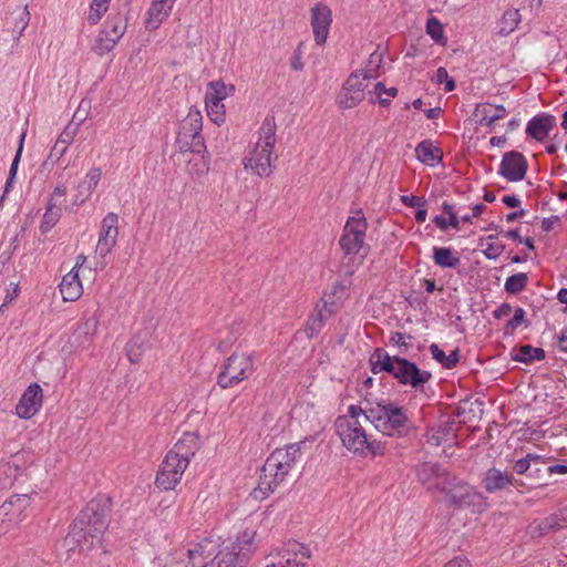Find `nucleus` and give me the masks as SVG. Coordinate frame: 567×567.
I'll use <instances>...</instances> for the list:
<instances>
[{
  "label": "nucleus",
  "mask_w": 567,
  "mask_h": 567,
  "mask_svg": "<svg viewBox=\"0 0 567 567\" xmlns=\"http://www.w3.org/2000/svg\"><path fill=\"white\" fill-rule=\"evenodd\" d=\"M111 506V498L106 496L94 498L86 504L64 539V546L69 551L75 550V548L83 551L92 548L95 542H101V537L109 526Z\"/></svg>",
  "instance_id": "nucleus-1"
},
{
  "label": "nucleus",
  "mask_w": 567,
  "mask_h": 567,
  "mask_svg": "<svg viewBox=\"0 0 567 567\" xmlns=\"http://www.w3.org/2000/svg\"><path fill=\"white\" fill-rule=\"evenodd\" d=\"M371 371L374 374L386 372L400 384L408 385L414 390L423 389L432 373L421 370L414 362L400 355H390L382 348H377L370 358Z\"/></svg>",
  "instance_id": "nucleus-2"
},
{
  "label": "nucleus",
  "mask_w": 567,
  "mask_h": 567,
  "mask_svg": "<svg viewBox=\"0 0 567 567\" xmlns=\"http://www.w3.org/2000/svg\"><path fill=\"white\" fill-rule=\"evenodd\" d=\"M303 444L305 441H300L287 445L286 449H277L267 457L261 468L259 485L251 493L254 498H262L268 492L275 491L300 458Z\"/></svg>",
  "instance_id": "nucleus-3"
},
{
  "label": "nucleus",
  "mask_w": 567,
  "mask_h": 567,
  "mask_svg": "<svg viewBox=\"0 0 567 567\" xmlns=\"http://www.w3.org/2000/svg\"><path fill=\"white\" fill-rule=\"evenodd\" d=\"M367 421L384 435L404 436L411 429V421L403 406L390 400H368Z\"/></svg>",
  "instance_id": "nucleus-4"
},
{
  "label": "nucleus",
  "mask_w": 567,
  "mask_h": 567,
  "mask_svg": "<svg viewBox=\"0 0 567 567\" xmlns=\"http://www.w3.org/2000/svg\"><path fill=\"white\" fill-rule=\"evenodd\" d=\"M336 431L347 450L353 453H363L367 449L372 454L381 453L380 446L374 441H370L365 430L353 417L339 416L336 420Z\"/></svg>",
  "instance_id": "nucleus-5"
},
{
  "label": "nucleus",
  "mask_w": 567,
  "mask_h": 567,
  "mask_svg": "<svg viewBox=\"0 0 567 567\" xmlns=\"http://www.w3.org/2000/svg\"><path fill=\"white\" fill-rule=\"evenodd\" d=\"M256 532L245 529L235 543L216 556L212 567H246L254 553Z\"/></svg>",
  "instance_id": "nucleus-6"
},
{
  "label": "nucleus",
  "mask_w": 567,
  "mask_h": 567,
  "mask_svg": "<svg viewBox=\"0 0 567 567\" xmlns=\"http://www.w3.org/2000/svg\"><path fill=\"white\" fill-rule=\"evenodd\" d=\"M252 372V355L235 352L223 364L217 377V384L221 389L233 388L246 380Z\"/></svg>",
  "instance_id": "nucleus-7"
},
{
  "label": "nucleus",
  "mask_w": 567,
  "mask_h": 567,
  "mask_svg": "<svg viewBox=\"0 0 567 567\" xmlns=\"http://www.w3.org/2000/svg\"><path fill=\"white\" fill-rule=\"evenodd\" d=\"M436 489L445 494L446 501L458 507H471L481 504L483 496L470 485L451 477L449 474L443 482H437Z\"/></svg>",
  "instance_id": "nucleus-8"
},
{
  "label": "nucleus",
  "mask_w": 567,
  "mask_h": 567,
  "mask_svg": "<svg viewBox=\"0 0 567 567\" xmlns=\"http://www.w3.org/2000/svg\"><path fill=\"white\" fill-rule=\"evenodd\" d=\"M373 73L369 71H355L351 73L344 82L339 95V105L343 109H352L364 100L368 94L369 81L373 79Z\"/></svg>",
  "instance_id": "nucleus-9"
},
{
  "label": "nucleus",
  "mask_w": 567,
  "mask_h": 567,
  "mask_svg": "<svg viewBox=\"0 0 567 567\" xmlns=\"http://www.w3.org/2000/svg\"><path fill=\"white\" fill-rule=\"evenodd\" d=\"M187 466L188 463L185 462V460H182L172 452H168L156 475V486L165 491L174 489L181 482Z\"/></svg>",
  "instance_id": "nucleus-10"
},
{
  "label": "nucleus",
  "mask_w": 567,
  "mask_h": 567,
  "mask_svg": "<svg viewBox=\"0 0 567 567\" xmlns=\"http://www.w3.org/2000/svg\"><path fill=\"white\" fill-rule=\"evenodd\" d=\"M367 227L368 224L363 216L348 219L339 240L346 255H355L363 248Z\"/></svg>",
  "instance_id": "nucleus-11"
},
{
  "label": "nucleus",
  "mask_w": 567,
  "mask_h": 567,
  "mask_svg": "<svg viewBox=\"0 0 567 567\" xmlns=\"http://www.w3.org/2000/svg\"><path fill=\"white\" fill-rule=\"evenodd\" d=\"M220 546L221 539L219 536L215 535L205 537L194 544L187 549L190 567H206L208 560L213 558L215 560L216 556L223 551L220 550Z\"/></svg>",
  "instance_id": "nucleus-12"
},
{
  "label": "nucleus",
  "mask_w": 567,
  "mask_h": 567,
  "mask_svg": "<svg viewBox=\"0 0 567 567\" xmlns=\"http://www.w3.org/2000/svg\"><path fill=\"white\" fill-rule=\"evenodd\" d=\"M310 558V550L298 542H289L278 553L277 559L266 567H305Z\"/></svg>",
  "instance_id": "nucleus-13"
},
{
  "label": "nucleus",
  "mask_w": 567,
  "mask_h": 567,
  "mask_svg": "<svg viewBox=\"0 0 567 567\" xmlns=\"http://www.w3.org/2000/svg\"><path fill=\"white\" fill-rule=\"evenodd\" d=\"M118 216L115 213H109L102 220L101 231L95 252L105 258L115 246L118 236Z\"/></svg>",
  "instance_id": "nucleus-14"
},
{
  "label": "nucleus",
  "mask_w": 567,
  "mask_h": 567,
  "mask_svg": "<svg viewBox=\"0 0 567 567\" xmlns=\"http://www.w3.org/2000/svg\"><path fill=\"white\" fill-rule=\"evenodd\" d=\"M527 168L525 156L517 151H511L504 154L498 174L508 182H519L525 178Z\"/></svg>",
  "instance_id": "nucleus-15"
},
{
  "label": "nucleus",
  "mask_w": 567,
  "mask_h": 567,
  "mask_svg": "<svg viewBox=\"0 0 567 567\" xmlns=\"http://www.w3.org/2000/svg\"><path fill=\"white\" fill-rule=\"evenodd\" d=\"M30 504L31 495H13L0 506V518L19 524L29 516Z\"/></svg>",
  "instance_id": "nucleus-16"
},
{
  "label": "nucleus",
  "mask_w": 567,
  "mask_h": 567,
  "mask_svg": "<svg viewBox=\"0 0 567 567\" xmlns=\"http://www.w3.org/2000/svg\"><path fill=\"white\" fill-rule=\"evenodd\" d=\"M331 22L332 14L328 6L317 3L311 8V27L318 45L326 43Z\"/></svg>",
  "instance_id": "nucleus-17"
},
{
  "label": "nucleus",
  "mask_w": 567,
  "mask_h": 567,
  "mask_svg": "<svg viewBox=\"0 0 567 567\" xmlns=\"http://www.w3.org/2000/svg\"><path fill=\"white\" fill-rule=\"evenodd\" d=\"M42 388L38 383H31L16 406L18 416L23 419L32 417L42 404Z\"/></svg>",
  "instance_id": "nucleus-18"
},
{
  "label": "nucleus",
  "mask_w": 567,
  "mask_h": 567,
  "mask_svg": "<svg viewBox=\"0 0 567 567\" xmlns=\"http://www.w3.org/2000/svg\"><path fill=\"white\" fill-rule=\"evenodd\" d=\"M274 147L258 144L251 156L245 158V168H250L258 176H268L271 173V153Z\"/></svg>",
  "instance_id": "nucleus-19"
},
{
  "label": "nucleus",
  "mask_w": 567,
  "mask_h": 567,
  "mask_svg": "<svg viewBox=\"0 0 567 567\" xmlns=\"http://www.w3.org/2000/svg\"><path fill=\"white\" fill-rule=\"evenodd\" d=\"M483 485L488 493H495L503 491L508 486L518 485V480H516L512 474L507 472L492 467L485 472Z\"/></svg>",
  "instance_id": "nucleus-20"
},
{
  "label": "nucleus",
  "mask_w": 567,
  "mask_h": 567,
  "mask_svg": "<svg viewBox=\"0 0 567 567\" xmlns=\"http://www.w3.org/2000/svg\"><path fill=\"white\" fill-rule=\"evenodd\" d=\"M529 468L526 478L518 481L519 486L534 488L548 485L547 462L543 456L535 454Z\"/></svg>",
  "instance_id": "nucleus-21"
},
{
  "label": "nucleus",
  "mask_w": 567,
  "mask_h": 567,
  "mask_svg": "<svg viewBox=\"0 0 567 567\" xmlns=\"http://www.w3.org/2000/svg\"><path fill=\"white\" fill-rule=\"evenodd\" d=\"M30 22V13L28 7H17L9 12L4 20V28L8 32L12 33L14 40H19L23 31Z\"/></svg>",
  "instance_id": "nucleus-22"
},
{
  "label": "nucleus",
  "mask_w": 567,
  "mask_h": 567,
  "mask_svg": "<svg viewBox=\"0 0 567 567\" xmlns=\"http://www.w3.org/2000/svg\"><path fill=\"white\" fill-rule=\"evenodd\" d=\"M556 125L555 116L550 114H542L534 116L527 124L526 134L538 142H543L553 127Z\"/></svg>",
  "instance_id": "nucleus-23"
},
{
  "label": "nucleus",
  "mask_w": 567,
  "mask_h": 567,
  "mask_svg": "<svg viewBox=\"0 0 567 567\" xmlns=\"http://www.w3.org/2000/svg\"><path fill=\"white\" fill-rule=\"evenodd\" d=\"M416 476L423 485L429 484V489L436 488L437 482H443L447 473L437 463L424 462L416 466Z\"/></svg>",
  "instance_id": "nucleus-24"
},
{
  "label": "nucleus",
  "mask_w": 567,
  "mask_h": 567,
  "mask_svg": "<svg viewBox=\"0 0 567 567\" xmlns=\"http://www.w3.org/2000/svg\"><path fill=\"white\" fill-rule=\"evenodd\" d=\"M60 292L64 301H75L82 296L83 288L75 267L63 276Z\"/></svg>",
  "instance_id": "nucleus-25"
},
{
  "label": "nucleus",
  "mask_w": 567,
  "mask_h": 567,
  "mask_svg": "<svg viewBox=\"0 0 567 567\" xmlns=\"http://www.w3.org/2000/svg\"><path fill=\"white\" fill-rule=\"evenodd\" d=\"M200 441L195 433H184L182 439L174 445L172 452L174 455L182 460H185L189 464V460L199 450Z\"/></svg>",
  "instance_id": "nucleus-26"
},
{
  "label": "nucleus",
  "mask_w": 567,
  "mask_h": 567,
  "mask_svg": "<svg viewBox=\"0 0 567 567\" xmlns=\"http://www.w3.org/2000/svg\"><path fill=\"white\" fill-rule=\"evenodd\" d=\"M101 176V168L94 167L90 169L85 178L76 187V194L74 195L75 204H83L91 196L93 189L99 184Z\"/></svg>",
  "instance_id": "nucleus-27"
},
{
  "label": "nucleus",
  "mask_w": 567,
  "mask_h": 567,
  "mask_svg": "<svg viewBox=\"0 0 567 567\" xmlns=\"http://www.w3.org/2000/svg\"><path fill=\"white\" fill-rule=\"evenodd\" d=\"M507 111L503 105L478 104L475 109V116H480L481 125L492 126L496 121L503 118Z\"/></svg>",
  "instance_id": "nucleus-28"
},
{
  "label": "nucleus",
  "mask_w": 567,
  "mask_h": 567,
  "mask_svg": "<svg viewBox=\"0 0 567 567\" xmlns=\"http://www.w3.org/2000/svg\"><path fill=\"white\" fill-rule=\"evenodd\" d=\"M176 146L181 154L186 153L203 154L206 152V145L203 136H183V132L177 133Z\"/></svg>",
  "instance_id": "nucleus-29"
},
{
  "label": "nucleus",
  "mask_w": 567,
  "mask_h": 567,
  "mask_svg": "<svg viewBox=\"0 0 567 567\" xmlns=\"http://www.w3.org/2000/svg\"><path fill=\"white\" fill-rule=\"evenodd\" d=\"M203 128V116L202 113L197 109H189L187 116L182 121L179 126V132H183V136H193L202 135Z\"/></svg>",
  "instance_id": "nucleus-30"
},
{
  "label": "nucleus",
  "mask_w": 567,
  "mask_h": 567,
  "mask_svg": "<svg viewBox=\"0 0 567 567\" xmlns=\"http://www.w3.org/2000/svg\"><path fill=\"white\" fill-rule=\"evenodd\" d=\"M416 158L429 165L440 163L442 161V151L435 147L430 140H424L415 147Z\"/></svg>",
  "instance_id": "nucleus-31"
},
{
  "label": "nucleus",
  "mask_w": 567,
  "mask_h": 567,
  "mask_svg": "<svg viewBox=\"0 0 567 567\" xmlns=\"http://www.w3.org/2000/svg\"><path fill=\"white\" fill-rule=\"evenodd\" d=\"M147 332H144V336L142 333H137L127 343V358L132 363L140 361L143 351L147 348Z\"/></svg>",
  "instance_id": "nucleus-32"
},
{
  "label": "nucleus",
  "mask_w": 567,
  "mask_h": 567,
  "mask_svg": "<svg viewBox=\"0 0 567 567\" xmlns=\"http://www.w3.org/2000/svg\"><path fill=\"white\" fill-rule=\"evenodd\" d=\"M545 358V351L542 348H535L530 344L520 346L516 353L512 354V359L522 363L532 361H540Z\"/></svg>",
  "instance_id": "nucleus-33"
},
{
  "label": "nucleus",
  "mask_w": 567,
  "mask_h": 567,
  "mask_svg": "<svg viewBox=\"0 0 567 567\" xmlns=\"http://www.w3.org/2000/svg\"><path fill=\"white\" fill-rule=\"evenodd\" d=\"M433 259L437 266L443 268H456L460 265V258L446 247H434Z\"/></svg>",
  "instance_id": "nucleus-34"
},
{
  "label": "nucleus",
  "mask_w": 567,
  "mask_h": 567,
  "mask_svg": "<svg viewBox=\"0 0 567 567\" xmlns=\"http://www.w3.org/2000/svg\"><path fill=\"white\" fill-rule=\"evenodd\" d=\"M326 311H327V309L324 306L322 309L315 311L309 317L306 328H305V332L308 338H313L315 336H317L320 332V330L322 329V327L327 320V315L324 313ZM328 312L330 315L331 310H328Z\"/></svg>",
  "instance_id": "nucleus-35"
},
{
  "label": "nucleus",
  "mask_w": 567,
  "mask_h": 567,
  "mask_svg": "<svg viewBox=\"0 0 567 567\" xmlns=\"http://www.w3.org/2000/svg\"><path fill=\"white\" fill-rule=\"evenodd\" d=\"M165 3L158 0H154L148 10V18L146 20V27L150 29H156L158 24L168 16V8H165Z\"/></svg>",
  "instance_id": "nucleus-36"
},
{
  "label": "nucleus",
  "mask_w": 567,
  "mask_h": 567,
  "mask_svg": "<svg viewBox=\"0 0 567 567\" xmlns=\"http://www.w3.org/2000/svg\"><path fill=\"white\" fill-rule=\"evenodd\" d=\"M117 42L118 40H115L114 37H112L109 29H103L97 34L92 50L99 55H104L109 53Z\"/></svg>",
  "instance_id": "nucleus-37"
},
{
  "label": "nucleus",
  "mask_w": 567,
  "mask_h": 567,
  "mask_svg": "<svg viewBox=\"0 0 567 567\" xmlns=\"http://www.w3.org/2000/svg\"><path fill=\"white\" fill-rule=\"evenodd\" d=\"M60 217V206L55 202L49 200L40 226L41 231L43 234L48 233L59 221Z\"/></svg>",
  "instance_id": "nucleus-38"
},
{
  "label": "nucleus",
  "mask_w": 567,
  "mask_h": 567,
  "mask_svg": "<svg viewBox=\"0 0 567 567\" xmlns=\"http://www.w3.org/2000/svg\"><path fill=\"white\" fill-rule=\"evenodd\" d=\"M205 103H206L207 114L210 117V120L217 125H220L221 123H224L225 122V110H224V104L221 103V101H215L214 99H210V95L206 94Z\"/></svg>",
  "instance_id": "nucleus-39"
},
{
  "label": "nucleus",
  "mask_w": 567,
  "mask_h": 567,
  "mask_svg": "<svg viewBox=\"0 0 567 567\" xmlns=\"http://www.w3.org/2000/svg\"><path fill=\"white\" fill-rule=\"evenodd\" d=\"M520 21V14L517 9L506 10L503 14L499 28V34L508 35L512 33Z\"/></svg>",
  "instance_id": "nucleus-40"
},
{
  "label": "nucleus",
  "mask_w": 567,
  "mask_h": 567,
  "mask_svg": "<svg viewBox=\"0 0 567 567\" xmlns=\"http://www.w3.org/2000/svg\"><path fill=\"white\" fill-rule=\"evenodd\" d=\"M276 122L274 116H267L260 126V138L265 146L274 147L276 143Z\"/></svg>",
  "instance_id": "nucleus-41"
},
{
  "label": "nucleus",
  "mask_w": 567,
  "mask_h": 567,
  "mask_svg": "<svg viewBox=\"0 0 567 567\" xmlns=\"http://www.w3.org/2000/svg\"><path fill=\"white\" fill-rule=\"evenodd\" d=\"M528 282V276L525 272H518L509 276L505 281V290L508 293L517 295L523 291Z\"/></svg>",
  "instance_id": "nucleus-42"
},
{
  "label": "nucleus",
  "mask_w": 567,
  "mask_h": 567,
  "mask_svg": "<svg viewBox=\"0 0 567 567\" xmlns=\"http://www.w3.org/2000/svg\"><path fill=\"white\" fill-rule=\"evenodd\" d=\"M455 437L454 421L441 423L431 436V441L435 445H440L443 441Z\"/></svg>",
  "instance_id": "nucleus-43"
},
{
  "label": "nucleus",
  "mask_w": 567,
  "mask_h": 567,
  "mask_svg": "<svg viewBox=\"0 0 567 567\" xmlns=\"http://www.w3.org/2000/svg\"><path fill=\"white\" fill-rule=\"evenodd\" d=\"M104 29H109L112 37L120 40L125 32L126 23L121 14H116L106 21Z\"/></svg>",
  "instance_id": "nucleus-44"
},
{
  "label": "nucleus",
  "mask_w": 567,
  "mask_h": 567,
  "mask_svg": "<svg viewBox=\"0 0 567 567\" xmlns=\"http://www.w3.org/2000/svg\"><path fill=\"white\" fill-rule=\"evenodd\" d=\"M24 137H25V133H22L21 136H20L19 146H18V150H17L16 156H14L13 162H12L11 167H10V172H9V176H8V179H7V183H6L3 195H6L9 192V188L11 187V184H12V182L14 179L16 174H17L18 165H19V162H20V158H21V154H22V150H23ZM2 197H4V196H2ZM3 198H1V200Z\"/></svg>",
  "instance_id": "nucleus-45"
},
{
  "label": "nucleus",
  "mask_w": 567,
  "mask_h": 567,
  "mask_svg": "<svg viewBox=\"0 0 567 567\" xmlns=\"http://www.w3.org/2000/svg\"><path fill=\"white\" fill-rule=\"evenodd\" d=\"M109 1L110 0H93L92 1L90 13L87 17L89 21L92 24H96L101 20L102 16L106 12Z\"/></svg>",
  "instance_id": "nucleus-46"
},
{
  "label": "nucleus",
  "mask_w": 567,
  "mask_h": 567,
  "mask_svg": "<svg viewBox=\"0 0 567 567\" xmlns=\"http://www.w3.org/2000/svg\"><path fill=\"white\" fill-rule=\"evenodd\" d=\"M426 33L437 43L444 39L443 24L439 21V19L435 17L427 19Z\"/></svg>",
  "instance_id": "nucleus-47"
},
{
  "label": "nucleus",
  "mask_w": 567,
  "mask_h": 567,
  "mask_svg": "<svg viewBox=\"0 0 567 567\" xmlns=\"http://www.w3.org/2000/svg\"><path fill=\"white\" fill-rule=\"evenodd\" d=\"M206 94L210 95V99H214L215 101H223L228 95L227 86L223 81L209 82Z\"/></svg>",
  "instance_id": "nucleus-48"
},
{
  "label": "nucleus",
  "mask_w": 567,
  "mask_h": 567,
  "mask_svg": "<svg viewBox=\"0 0 567 567\" xmlns=\"http://www.w3.org/2000/svg\"><path fill=\"white\" fill-rule=\"evenodd\" d=\"M534 456H535V454L528 453L525 457L515 461L513 464V471L516 474L523 475L526 478L527 474L530 471L529 467L532 466Z\"/></svg>",
  "instance_id": "nucleus-49"
},
{
  "label": "nucleus",
  "mask_w": 567,
  "mask_h": 567,
  "mask_svg": "<svg viewBox=\"0 0 567 567\" xmlns=\"http://www.w3.org/2000/svg\"><path fill=\"white\" fill-rule=\"evenodd\" d=\"M76 132V126H73L72 124L66 125L56 140L59 146H63L64 150H68V146L73 142Z\"/></svg>",
  "instance_id": "nucleus-50"
},
{
  "label": "nucleus",
  "mask_w": 567,
  "mask_h": 567,
  "mask_svg": "<svg viewBox=\"0 0 567 567\" xmlns=\"http://www.w3.org/2000/svg\"><path fill=\"white\" fill-rule=\"evenodd\" d=\"M383 93L388 94L389 96L394 97L398 94V89L396 87L386 89L383 83L378 82L374 85L373 91H368V95L370 96V99H369L370 103H372V104L375 103V99L373 97V95H377V97H380Z\"/></svg>",
  "instance_id": "nucleus-51"
},
{
  "label": "nucleus",
  "mask_w": 567,
  "mask_h": 567,
  "mask_svg": "<svg viewBox=\"0 0 567 567\" xmlns=\"http://www.w3.org/2000/svg\"><path fill=\"white\" fill-rule=\"evenodd\" d=\"M551 528V524L545 519L539 523L534 522L529 525V534L532 537H540L545 534H547Z\"/></svg>",
  "instance_id": "nucleus-52"
},
{
  "label": "nucleus",
  "mask_w": 567,
  "mask_h": 567,
  "mask_svg": "<svg viewBox=\"0 0 567 567\" xmlns=\"http://www.w3.org/2000/svg\"><path fill=\"white\" fill-rule=\"evenodd\" d=\"M433 223L442 230H446L449 227L460 228V219L457 216H449V219L442 216H435Z\"/></svg>",
  "instance_id": "nucleus-53"
},
{
  "label": "nucleus",
  "mask_w": 567,
  "mask_h": 567,
  "mask_svg": "<svg viewBox=\"0 0 567 567\" xmlns=\"http://www.w3.org/2000/svg\"><path fill=\"white\" fill-rule=\"evenodd\" d=\"M90 107V102H85L84 100L81 101L79 109L74 113L72 121L70 124L73 126H76V130L79 126L85 121L86 118V110Z\"/></svg>",
  "instance_id": "nucleus-54"
},
{
  "label": "nucleus",
  "mask_w": 567,
  "mask_h": 567,
  "mask_svg": "<svg viewBox=\"0 0 567 567\" xmlns=\"http://www.w3.org/2000/svg\"><path fill=\"white\" fill-rule=\"evenodd\" d=\"M523 323L528 326V322L525 320V310L523 308H517L513 318L507 322L506 329H511L513 331Z\"/></svg>",
  "instance_id": "nucleus-55"
},
{
  "label": "nucleus",
  "mask_w": 567,
  "mask_h": 567,
  "mask_svg": "<svg viewBox=\"0 0 567 567\" xmlns=\"http://www.w3.org/2000/svg\"><path fill=\"white\" fill-rule=\"evenodd\" d=\"M504 248L505 247L502 244L489 243L487 244L483 252L487 259H496L498 256L502 255Z\"/></svg>",
  "instance_id": "nucleus-56"
},
{
  "label": "nucleus",
  "mask_w": 567,
  "mask_h": 567,
  "mask_svg": "<svg viewBox=\"0 0 567 567\" xmlns=\"http://www.w3.org/2000/svg\"><path fill=\"white\" fill-rule=\"evenodd\" d=\"M400 200L405 206L412 207V208L424 207L426 205V200L423 197H419V196H414V195H411V196L402 195Z\"/></svg>",
  "instance_id": "nucleus-57"
},
{
  "label": "nucleus",
  "mask_w": 567,
  "mask_h": 567,
  "mask_svg": "<svg viewBox=\"0 0 567 567\" xmlns=\"http://www.w3.org/2000/svg\"><path fill=\"white\" fill-rule=\"evenodd\" d=\"M430 352L433 359L436 360L443 368L446 369L447 355L436 343H432L430 346Z\"/></svg>",
  "instance_id": "nucleus-58"
},
{
  "label": "nucleus",
  "mask_w": 567,
  "mask_h": 567,
  "mask_svg": "<svg viewBox=\"0 0 567 567\" xmlns=\"http://www.w3.org/2000/svg\"><path fill=\"white\" fill-rule=\"evenodd\" d=\"M302 43H300L297 49L293 52L292 59H291V68L295 71H300L303 69V63L301 62L302 58V51H301Z\"/></svg>",
  "instance_id": "nucleus-59"
},
{
  "label": "nucleus",
  "mask_w": 567,
  "mask_h": 567,
  "mask_svg": "<svg viewBox=\"0 0 567 567\" xmlns=\"http://www.w3.org/2000/svg\"><path fill=\"white\" fill-rule=\"evenodd\" d=\"M369 399H365L364 402H363V406H357V405H350L349 406V415H347L348 417H353L355 420H359L358 417L362 414L364 416V419L367 420V413H365V410H367V401Z\"/></svg>",
  "instance_id": "nucleus-60"
},
{
  "label": "nucleus",
  "mask_w": 567,
  "mask_h": 567,
  "mask_svg": "<svg viewBox=\"0 0 567 567\" xmlns=\"http://www.w3.org/2000/svg\"><path fill=\"white\" fill-rule=\"evenodd\" d=\"M97 324L99 320L95 317H91L83 323L81 330H83L85 334H93L96 331Z\"/></svg>",
  "instance_id": "nucleus-61"
},
{
  "label": "nucleus",
  "mask_w": 567,
  "mask_h": 567,
  "mask_svg": "<svg viewBox=\"0 0 567 567\" xmlns=\"http://www.w3.org/2000/svg\"><path fill=\"white\" fill-rule=\"evenodd\" d=\"M513 308L509 303H502L495 311H494V318L501 319L503 317H507L512 313Z\"/></svg>",
  "instance_id": "nucleus-62"
},
{
  "label": "nucleus",
  "mask_w": 567,
  "mask_h": 567,
  "mask_svg": "<svg viewBox=\"0 0 567 567\" xmlns=\"http://www.w3.org/2000/svg\"><path fill=\"white\" fill-rule=\"evenodd\" d=\"M390 341L398 344L401 349L403 348L404 351L408 350L409 343L404 341V334L396 331L391 334Z\"/></svg>",
  "instance_id": "nucleus-63"
},
{
  "label": "nucleus",
  "mask_w": 567,
  "mask_h": 567,
  "mask_svg": "<svg viewBox=\"0 0 567 567\" xmlns=\"http://www.w3.org/2000/svg\"><path fill=\"white\" fill-rule=\"evenodd\" d=\"M444 567H470V561L466 558L455 557L451 559Z\"/></svg>",
  "instance_id": "nucleus-64"
}]
</instances>
